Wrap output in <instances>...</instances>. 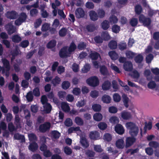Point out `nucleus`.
Wrapping results in <instances>:
<instances>
[{
	"label": "nucleus",
	"mask_w": 159,
	"mask_h": 159,
	"mask_svg": "<svg viewBox=\"0 0 159 159\" xmlns=\"http://www.w3.org/2000/svg\"><path fill=\"white\" fill-rule=\"evenodd\" d=\"M144 75L148 80L151 79L152 77L151 75V72L149 70H146L144 72Z\"/></svg>",
	"instance_id": "obj_60"
},
{
	"label": "nucleus",
	"mask_w": 159,
	"mask_h": 159,
	"mask_svg": "<svg viewBox=\"0 0 159 159\" xmlns=\"http://www.w3.org/2000/svg\"><path fill=\"white\" fill-rule=\"evenodd\" d=\"M126 56L128 58H132L135 55V53L131 51H126L125 53Z\"/></svg>",
	"instance_id": "obj_48"
},
{
	"label": "nucleus",
	"mask_w": 159,
	"mask_h": 159,
	"mask_svg": "<svg viewBox=\"0 0 159 159\" xmlns=\"http://www.w3.org/2000/svg\"><path fill=\"white\" fill-rule=\"evenodd\" d=\"M74 121L75 123L79 125H82L84 124L83 120L78 116H77L75 118Z\"/></svg>",
	"instance_id": "obj_28"
},
{
	"label": "nucleus",
	"mask_w": 159,
	"mask_h": 159,
	"mask_svg": "<svg viewBox=\"0 0 159 159\" xmlns=\"http://www.w3.org/2000/svg\"><path fill=\"white\" fill-rule=\"evenodd\" d=\"M89 16L90 19L93 21L98 19V16L96 12L93 11H91L89 12Z\"/></svg>",
	"instance_id": "obj_18"
},
{
	"label": "nucleus",
	"mask_w": 159,
	"mask_h": 159,
	"mask_svg": "<svg viewBox=\"0 0 159 159\" xmlns=\"http://www.w3.org/2000/svg\"><path fill=\"white\" fill-rule=\"evenodd\" d=\"M123 67L125 70L129 71L132 69L133 65L130 62H125L124 63Z\"/></svg>",
	"instance_id": "obj_14"
},
{
	"label": "nucleus",
	"mask_w": 159,
	"mask_h": 159,
	"mask_svg": "<svg viewBox=\"0 0 159 159\" xmlns=\"http://www.w3.org/2000/svg\"><path fill=\"white\" fill-rule=\"evenodd\" d=\"M87 83L90 86L95 87L99 84V80L98 78L96 76L91 77L86 80Z\"/></svg>",
	"instance_id": "obj_3"
},
{
	"label": "nucleus",
	"mask_w": 159,
	"mask_h": 159,
	"mask_svg": "<svg viewBox=\"0 0 159 159\" xmlns=\"http://www.w3.org/2000/svg\"><path fill=\"white\" fill-rule=\"evenodd\" d=\"M50 136L52 139H57L59 138L60 136V133L57 130L52 131L50 133Z\"/></svg>",
	"instance_id": "obj_17"
},
{
	"label": "nucleus",
	"mask_w": 159,
	"mask_h": 159,
	"mask_svg": "<svg viewBox=\"0 0 159 159\" xmlns=\"http://www.w3.org/2000/svg\"><path fill=\"white\" fill-rule=\"evenodd\" d=\"M93 118L95 120L97 121H99L102 119V116L100 113H96L94 114Z\"/></svg>",
	"instance_id": "obj_32"
},
{
	"label": "nucleus",
	"mask_w": 159,
	"mask_h": 159,
	"mask_svg": "<svg viewBox=\"0 0 159 159\" xmlns=\"http://www.w3.org/2000/svg\"><path fill=\"white\" fill-rule=\"evenodd\" d=\"M102 100L103 103H109L111 102V98L109 96L105 95L102 97Z\"/></svg>",
	"instance_id": "obj_25"
},
{
	"label": "nucleus",
	"mask_w": 159,
	"mask_h": 159,
	"mask_svg": "<svg viewBox=\"0 0 159 159\" xmlns=\"http://www.w3.org/2000/svg\"><path fill=\"white\" fill-rule=\"evenodd\" d=\"M125 126L129 130V133L132 136L136 135L138 133V129L135 125L132 122H128L126 124Z\"/></svg>",
	"instance_id": "obj_2"
},
{
	"label": "nucleus",
	"mask_w": 159,
	"mask_h": 159,
	"mask_svg": "<svg viewBox=\"0 0 159 159\" xmlns=\"http://www.w3.org/2000/svg\"><path fill=\"white\" fill-rule=\"evenodd\" d=\"M138 23V20L137 19L135 18H132L130 21V24L133 26H136Z\"/></svg>",
	"instance_id": "obj_54"
},
{
	"label": "nucleus",
	"mask_w": 159,
	"mask_h": 159,
	"mask_svg": "<svg viewBox=\"0 0 159 159\" xmlns=\"http://www.w3.org/2000/svg\"><path fill=\"white\" fill-rule=\"evenodd\" d=\"M61 108L63 111L66 112H70V108L67 102H62L61 103Z\"/></svg>",
	"instance_id": "obj_16"
},
{
	"label": "nucleus",
	"mask_w": 159,
	"mask_h": 159,
	"mask_svg": "<svg viewBox=\"0 0 159 159\" xmlns=\"http://www.w3.org/2000/svg\"><path fill=\"white\" fill-rule=\"evenodd\" d=\"M50 25L48 23H45L43 25L42 27V30L43 31H46L50 29Z\"/></svg>",
	"instance_id": "obj_58"
},
{
	"label": "nucleus",
	"mask_w": 159,
	"mask_h": 159,
	"mask_svg": "<svg viewBox=\"0 0 159 159\" xmlns=\"http://www.w3.org/2000/svg\"><path fill=\"white\" fill-rule=\"evenodd\" d=\"M72 93L75 95H79L81 93V89L80 88H75L73 89Z\"/></svg>",
	"instance_id": "obj_42"
},
{
	"label": "nucleus",
	"mask_w": 159,
	"mask_h": 159,
	"mask_svg": "<svg viewBox=\"0 0 159 159\" xmlns=\"http://www.w3.org/2000/svg\"><path fill=\"white\" fill-rule=\"evenodd\" d=\"M135 141V139L133 137H128L126 139L125 146L127 148L131 146Z\"/></svg>",
	"instance_id": "obj_19"
},
{
	"label": "nucleus",
	"mask_w": 159,
	"mask_h": 159,
	"mask_svg": "<svg viewBox=\"0 0 159 159\" xmlns=\"http://www.w3.org/2000/svg\"><path fill=\"white\" fill-rule=\"evenodd\" d=\"M109 21L110 23L112 24L117 23L118 21V19L116 16L112 15L110 17Z\"/></svg>",
	"instance_id": "obj_33"
},
{
	"label": "nucleus",
	"mask_w": 159,
	"mask_h": 159,
	"mask_svg": "<svg viewBox=\"0 0 159 159\" xmlns=\"http://www.w3.org/2000/svg\"><path fill=\"white\" fill-rule=\"evenodd\" d=\"M76 17L78 18L83 17L85 15V13L84 9L80 7L77 8L75 11Z\"/></svg>",
	"instance_id": "obj_6"
},
{
	"label": "nucleus",
	"mask_w": 159,
	"mask_h": 159,
	"mask_svg": "<svg viewBox=\"0 0 159 159\" xmlns=\"http://www.w3.org/2000/svg\"><path fill=\"white\" fill-rule=\"evenodd\" d=\"M14 138L15 139L19 140L22 142L25 141V139L23 135L20 134H16L14 135Z\"/></svg>",
	"instance_id": "obj_29"
},
{
	"label": "nucleus",
	"mask_w": 159,
	"mask_h": 159,
	"mask_svg": "<svg viewBox=\"0 0 159 159\" xmlns=\"http://www.w3.org/2000/svg\"><path fill=\"white\" fill-rule=\"evenodd\" d=\"M50 124L48 122L41 125L39 127V131L42 132H44L50 129Z\"/></svg>",
	"instance_id": "obj_8"
},
{
	"label": "nucleus",
	"mask_w": 159,
	"mask_h": 159,
	"mask_svg": "<svg viewBox=\"0 0 159 159\" xmlns=\"http://www.w3.org/2000/svg\"><path fill=\"white\" fill-rule=\"evenodd\" d=\"M28 136L30 142H34L36 139V137L33 134H28Z\"/></svg>",
	"instance_id": "obj_52"
},
{
	"label": "nucleus",
	"mask_w": 159,
	"mask_h": 159,
	"mask_svg": "<svg viewBox=\"0 0 159 159\" xmlns=\"http://www.w3.org/2000/svg\"><path fill=\"white\" fill-rule=\"evenodd\" d=\"M70 85V83L68 81H64L62 84V87L65 89H67Z\"/></svg>",
	"instance_id": "obj_44"
},
{
	"label": "nucleus",
	"mask_w": 159,
	"mask_h": 159,
	"mask_svg": "<svg viewBox=\"0 0 159 159\" xmlns=\"http://www.w3.org/2000/svg\"><path fill=\"white\" fill-rule=\"evenodd\" d=\"M109 47L111 49H114L117 47V44L116 42L114 41H111L109 44Z\"/></svg>",
	"instance_id": "obj_41"
},
{
	"label": "nucleus",
	"mask_w": 159,
	"mask_h": 159,
	"mask_svg": "<svg viewBox=\"0 0 159 159\" xmlns=\"http://www.w3.org/2000/svg\"><path fill=\"white\" fill-rule=\"evenodd\" d=\"M148 86L149 89H153L155 88L156 84L154 82L151 81L148 84Z\"/></svg>",
	"instance_id": "obj_63"
},
{
	"label": "nucleus",
	"mask_w": 159,
	"mask_h": 159,
	"mask_svg": "<svg viewBox=\"0 0 159 159\" xmlns=\"http://www.w3.org/2000/svg\"><path fill=\"white\" fill-rule=\"evenodd\" d=\"M61 81V80L60 78L56 76L52 80V83L54 85H56L59 84Z\"/></svg>",
	"instance_id": "obj_47"
},
{
	"label": "nucleus",
	"mask_w": 159,
	"mask_h": 159,
	"mask_svg": "<svg viewBox=\"0 0 159 159\" xmlns=\"http://www.w3.org/2000/svg\"><path fill=\"white\" fill-rule=\"evenodd\" d=\"M102 37L103 39L105 40H107L110 39V36L108 32L106 31L103 32L102 33Z\"/></svg>",
	"instance_id": "obj_51"
},
{
	"label": "nucleus",
	"mask_w": 159,
	"mask_h": 159,
	"mask_svg": "<svg viewBox=\"0 0 159 159\" xmlns=\"http://www.w3.org/2000/svg\"><path fill=\"white\" fill-rule=\"evenodd\" d=\"M72 121L70 118L67 119L65 122V125L67 126H70L72 125Z\"/></svg>",
	"instance_id": "obj_64"
},
{
	"label": "nucleus",
	"mask_w": 159,
	"mask_h": 159,
	"mask_svg": "<svg viewBox=\"0 0 159 159\" xmlns=\"http://www.w3.org/2000/svg\"><path fill=\"white\" fill-rule=\"evenodd\" d=\"M103 139L104 140L109 141L112 139L111 136L108 133L105 134L103 136Z\"/></svg>",
	"instance_id": "obj_50"
},
{
	"label": "nucleus",
	"mask_w": 159,
	"mask_h": 159,
	"mask_svg": "<svg viewBox=\"0 0 159 159\" xmlns=\"http://www.w3.org/2000/svg\"><path fill=\"white\" fill-rule=\"evenodd\" d=\"M107 126V124L104 122H101L98 125V128L101 130H104L106 129Z\"/></svg>",
	"instance_id": "obj_34"
},
{
	"label": "nucleus",
	"mask_w": 159,
	"mask_h": 159,
	"mask_svg": "<svg viewBox=\"0 0 159 159\" xmlns=\"http://www.w3.org/2000/svg\"><path fill=\"white\" fill-rule=\"evenodd\" d=\"M92 60H96L98 57L101 59L100 55L96 52H92L90 55Z\"/></svg>",
	"instance_id": "obj_35"
},
{
	"label": "nucleus",
	"mask_w": 159,
	"mask_h": 159,
	"mask_svg": "<svg viewBox=\"0 0 159 159\" xmlns=\"http://www.w3.org/2000/svg\"><path fill=\"white\" fill-rule=\"evenodd\" d=\"M60 22L59 20L57 19H55L53 22L52 26L53 28L51 30L52 33H54L56 31L55 29L57 28L59 25Z\"/></svg>",
	"instance_id": "obj_20"
},
{
	"label": "nucleus",
	"mask_w": 159,
	"mask_h": 159,
	"mask_svg": "<svg viewBox=\"0 0 159 159\" xmlns=\"http://www.w3.org/2000/svg\"><path fill=\"white\" fill-rule=\"evenodd\" d=\"M123 101L124 102L125 106L127 107H128V103L129 102V100L125 94H123L122 95Z\"/></svg>",
	"instance_id": "obj_36"
},
{
	"label": "nucleus",
	"mask_w": 159,
	"mask_h": 159,
	"mask_svg": "<svg viewBox=\"0 0 159 159\" xmlns=\"http://www.w3.org/2000/svg\"><path fill=\"white\" fill-rule=\"evenodd\" d=\"M116 146L118 148L122 149L125 146V143L124 139H118L116 143Z\"/></svg>",
	"instance_id": "obj_12"
},
{
	"label": "nucleus",
	"mask_w": 159,
	"mask_h": 159,
	"mask_svg": "<svg viewBox=\"0 0 159 159\" xmlns=\"http://www.w3.org/2000/svg\"><path fill=\"white\" fill-rule=\"evenodd\" d=\"M11 23H9L6 26V28L9 34H11L15 32L16 31V29L15 27L12 25Z\"/></svg>",
	"instance_id": "obj_7"
},
{
	"label": "nucleus",
	"mask_w": 159,
	"mask_h": 159,
	"mask_svg": "<svg viewBox=\"0 0 159 159\" xmlns=\"http://www.w3.org/2000/svg\"><path fill=\"white\" fill-rule=\"evenodd\" d=\"M26 98L28 101L30 102L32 101L33 96L32 94V92L31 91H30L27 93L26 95Z\"/></svg>",
	"instance_id": "obj_55"
},
{
	"label": "nucleus",
	"mask_w": 159,
	"mask_h": 159,
	"mask_svg": "<svg viewBox=\"0 0 159 159\" xmlns=\"http://www.w3.org/2000/svg\"><path fill=\"white\" fill-rule=\"evenodd\" d=\"M109 121L111 123L114 124L119 123V118L116 116H112L110 117Z\"/></svg>",
	"instance_id": "obj_27"
},
{
	"label": "nucleus",
	"mask_w": 159,
	"mask_h": 159,
	"mask_svg": "<svg viewBox=\"0 0 159 159\" xmlns=\"http://www.w3.org/2000/svg\"><path fill=\"white\" fill-rule=\"evenodd\" d=\"M11 39L13 42L18 43L21 40V39L19 35H16L12 36L11 38Z\"/></svg>",
	"instance_id": "obj_40"
},
{
	"label": "nucleus",
	"mask_w": 159,
	"mask_h": 159,
	"mask_svg": "<svg viewBox=\"0 0 159 159\" xmlns=\"http://www.w3.org/2000/svg\"><path fill=\"white\" fill-rule=\"evenodd\" d=\"M85 104V101L84 100H81L78 101L76 105L77 107L80 108L84 106Z\"/></svg>",
	"instance_id": "obj_43"
},
{
	"label": "nucleus",
	"mask_w": 159,
	"mask_h": 159,
	"mask_svg": "<svg viewBox=\"0 0 159 159\" xmlns=\"http://www.w3.org/2000/svg\"><path fill=\"white\" fill-rule=\"evenodd\" d=\"M90 96L93 98H96L99 95V92L96 90L91 91L90 94Z\"/></svg>",
	"instance_id": "obj_39"
},
{
	"label": "nucleus",
	"mask_w": 159,
	"mask_h": 159,
	"mask_svg": "<svg viewBox=\"0 0 159 159\" xmlns=\"http://www.w3.org/2000/svg\"><path fill=\"white\" fill-rule=\"evenodd\" d=\"M117 108L114 106H111L109 107V111L112 113H115L117 111Z\"/></svg>",
	"instance_id": "obj_59"
},
{
	"label": "nucleus",
	"mask_w": 159,
	"mask_h": 159,
	"mask_svg": "<svg viewBox=\"0 0 159 159\" xmlns=\"http://www.w3.org/2000/svg\"><path fill=\"white\" fill-rule=\"evenodd\" d=\"M2 61L4 67L6 69L7 71H8L10 69L9 61L5 59H2Z\"/></svg>",
	"instance_id": "obj_30"
},
{
	"label": "nucleus",
	"mask_w": 159,
	"mask_h": 159,
	"mask_svg": "<svg viewBox=\"0 0 159 159\" xmlns=\"http://www.w3.org/2000/svg\"><path fill=\"white\" fill-rule=\"evenodd\" d=\"M151 70L153 74L156 75L154 79L157 81H159V69L157 68H152Z\"/></svg>",
	"instance_id": "obj_24"
},
{
	"label": "nucleus",
	"mask_w": 159,
	"mask_h": 159,
	"mask_svg": "<svg viewBox=\"0 0 159 159\" xmlns=\"http://www.w3.org/2000/svg\"><path fill=\"white\" fill-rule=\"evenodd\" d=\"M113 99L115 102H119L121 99L120 96L117 93H115L113 95Z\"/></svg>",
	"instance_id": "obj_56"
},
{
	"label": "nucleus",
	"mask_w": 159,
	"mask_h": 159,
	"mask_svg": "<svg viewBox=\"0 0 159 159\" xmlns=\"http://www.w3.org/2000/svg\"><path fill=\"white\" fill-rule=\"evenodd\" d=\"M111 86V83L108 81H106L103 84L102 88L104 90H108L110 89Z\"/></svg>",
	"instance_id": "obj_31"
},
{
	"label": "nucleus",
	"mask_w": 159,
	"mask_h": 159,
	"mask_svg": "<svg viewBox=\"0 0 159 159\" xmlns=\"http://www.w3.org/2000/svg\"><path fill=\"white\" fill-rule=\"evenodd\" d=\"M27 16L26 14L23 13H21L17 19L15 21V24L16 25H20L23 22L26 20Z\"/></svg>",
	"instance_id": "obj_4"
},
{
	"label": "nucleus",
	"mask_w": 159,
	"mask_h": 159,
	"mask_svg": "<svg viewBox=\"0 0 159 159\" xmlns=\"http://www.w3.org/2000/svg\"><path fill=\"white\" fill-rule=\"evenodd\" d=\"M43 111L47 113H49L51 111L52 107L49 103H45L43 105Z\"/></svg>",
	"instance_id": "obj_22"
},
{
	"label": "nucleus",
	"mask_w": 159,
	"mask_h": 159,
	"mask_svg": "<svg viewBox=\"0 0 159 159\" xmlns=\"http://www.w3.org/2000/svg\"><path fill=\"white\" fill-rule=\"evenodd\" d=\"M111 68L115 72L117 73H120L121 71L119 69V68L115 65L111 64L110 66Z\"/></svg>",
	"instance_id": "obj_49"
},
{
	"label": "nucleus",
	"mask_w": 159,
	"mask_h": 159,
	"mask_svg": "<svg viewBox=\"0 0 159 159\" xmlns=\"http://www.w3.org/2000/svg\"><path fill=\"white\" fill-rule=\"evenodd\" d=\"M90 67L88 64H86L82 69V71L83 73L88 72L90 69Z\"/></svg>",
	"instance_id": "obj_53"
},
{
	"label": "nucleus",
	"mask_w": 159,
	"mask_h": 159,
	"mask_svg": "<svg viewBox=\"0 0 159 159\" xmlns=\"http://www.w3.org/2000/svg\"><path fill=\"white\" fill-rule=\"evenodd\" d=\"M112 31L116 33H118L120 30V27L117 25H113L112 27Z\"/></svg>",
	"instance_id": "obj_45"
},
{
	"label": "nucleus",
	"mask_w": 159,
	"mask_h": 159,
	"mask_svg": "<svg viewBox=\"0 0 159 159\" xmlns=\"http://www.w3.org/2000/svg\"><path fill=\"white\" fill-rule=\"evenodd\" d=\"M15 119V123L16 126L17 128H21L22 127V125L23 124L20 122V118L18 115H16Z\"/></svg>",
	"instance_id": "obj_26"
},
{
	"label": "nucleus",
	"mask_w": 159,
	"mask_h": 159,
	"mask_svg": "<svg viewBox=\"0 0 159 159\" xmlns=\"http://www.w3.org/2000/svg\"><path fill=\"white\" fill-rule=\"evenodd\" d=\"M17 13L14 11H8L6 14V16L7 18L11 19H15L17 16Z\"/></svg>",
	"instance_id": "obj_11"
},
{
	"label": "nucleus",
	"mask_w": 159,
	"mask_h": 159,
	"mask_svg": "<svg viewBox=\"0 0 159 159\" xmlns=\"http://www.w3.org/2000/svg\"><path fill=\"white\" fill-rule=\"evenodd\" d=\"M76 48V45L74 43H72L68 49L67 47H65L61 50L59 53L61 57H69Z\"/></svg>",
	"instance_id": "obj_1"
},
{
	"label": "nucleus",
	"mask_w": 159,
	"mask_h": 159,
	"mask_svg": "<svg viewBox=\"0 0 159 159\" xmlns=\"http://www.w3.org/2000/svg\"><path fill=\"white\" fill-rule=\"evenodd\" d=\"M121 117L124 120H128L131 118V114L127 111H124L121 113Z\"/></svg>",
	"instance_id": "obj_15"
},
{
	"label": "nucleus",
	"mask_w": 159,
	"mask_h": 159,
	"mask_svg": "<svg viewBox=\"0 0 159 159\" xmlns=\"http://www.w3.org/2000/svg\"><path fill=\"white\" fill-rule=\"evenodd\" d=\"M64 151L66 154L67 155H69L72 153L71 149L68 147H65L64 148Z\"/></svg>",
	"instance_id": "obj_57"
},
{
	"label": "nucleus",
	"mask_w": 159,
	"mask_h": 159,
	"mask_svg": "<svg viewBox=\"0 0 159 159\" xmlns=\"http://www.w3.org/2000/svg\"><path fill=\"white\" fill-rule=\"evenodd\" d=\"M115 130L117 133L119 134H122L125 131L123 126L120 124H117L115 126Z\"/></svg>",
	"instance_id": "obj_10"
},
{
	"label": "nucleus",
	"mask_w": 159,
	"mask_h": 159,
	"mask_svg": "<svg viewBox=\"0 0 159 159\" xmlns=\"http://www.w3.org/2000/svg\"><path fill=\"white\" fill-rule=\"evenodd\" d=\"M89 137L92 139L97 140L100 139V134L99 133L96 131L90 132L89 135Z\"/></svg>",
	"instance_id": "obj_9"
},
{
	"label": "nucleus",
	"mask_w": 159,
	"mask_h": 159,
	"mask_svg": "<svg viewBox=\"0 0 159 159\" xmlns=\"http://www.w3.org/2000/svg\"><path fill=\"white\" fill-rule=\"evenodd\" d=\"M143 60V56L140 54L138 55L135 59V61L137 63H140Z\"/></svg>",
	"instance_id": "obj_62"
},
{
	"label": "nucleus",
	"mask_w": 159,
	"mask_h": 159,
	"mask_svg": "<svg viewBox=\"0 0 159 159\" xmlns=\"http://www.w3.org/2000/svg\"><path fill=\"white\" fill-rule=\"evenodd\" d=\"M139 21L140 22L142 23L145 26H148L150 24L151 21L148 18H146L144 16L141 15L139 17Z\"/></svg>",
	"instance_id": "obj_5"
},
{
	"label": "nucleus",
	"mask_w": 159,
	"mask_h": 159,
	"mask_svg": "<svg viewBox=\"0 0 159 159\" xmlns=\"http://www.w3.org/2000/svg\"><path fill=\"white\" fill-rule=\"evenodd\" d=\"M102 28L104 30H106L109 27V24L108 21L107 20H105L103 21L101 24Z\"/></svg>",
	"instance_id": "obj_37"
},
{
	"label": "nucleus",
	"mask_w": 159,
	"mask_h": 159,
	"mask_svg": "<svg viewBox=\"0 0 159 159\" xmlns=\"http://www.w3.org/2000/svg\"><path fill=\"white\" fill-rule=\"evenodd\" d=\"M92 108L94 111H99L101 110V106L99 104H95L93 105Z\"/></svg>",
	"instance_id": "obj_38"
},
{
	"label": "nucleus",
	"mask_w": 159,
	"mask_h": 159,
	"mask_svg": "<svg viewBox=\"0 0 159 159\" xmlns=\"http://www.w3.org/2000/svg\"><path fill=\"white\" fill-rule=\"evenodd\" d=\"M108 55L112 60H116L118 57V55L113 51H111L108 52Z\"/></svg>",
	"instance_id": "obj_21"
},
{
	"label": "nucleus",
	"mask_w": 159,
	"mask_h": 159,
	"mask_svg": "<svg viewBox=\"0 0 159 159\" xmlns=\"http://www.w3.org/2000/svg\"><path fill=\"white\" fill-rule=\"evenodd\" d=\"M38 148L37 144L34 142L30 143L29 146V149L33 152L36 151L38 149Z\"/></svg>",
	"instance_id": "obj_23"
},
{
	"label": "nucleus",
	"mask_w": 159,
	"mask_h": 159,
	"mask_svg": "<svg viewBox=\"0 0 159 159\" xmlns=\"http://www.w3.org/2000/svg\"><path fill=\"white\" fill-rule=\"evenodd\" d=\"M80 142L82 146L84 148H87L89 146L88 142L86 138L82 135H80Z\"/></svg>",
	"instance_id": "obj_13"
},
{
	"label": "nucleus",
	"mask_w": 159,
	"mask_h": 159,
	"mask_svg": "<svg viewBox=\"0 0 159 159\" xmlns=\"http://www.w3.org/2000/svg\"><path fill=\"white\" fill-rule=\"evenodd\" d=\"M100 71L103 75H106L108 74L107 68L104 66L100 67Z\"/></svg>",
	"instance_id": "obj_46"
},
{
	"label": "nucleus",
	"mask_w": 159,
	"mask_h": 159,
	"mask_svg": "<svg viewBox=\"0 0 159 159\" xmlns=\"http://www.w3.org/2000/svg\"><path fill=\"white\" fill-rule=\"evenodd\" d=\"M56 42L54 40L50 41L47 44V47L48 48H51L55 46Z\"/></svg>",
	"instance_id": "obj_61"
}]
</instances>
